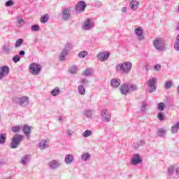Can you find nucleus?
Here are the masks:
<instances>
[{
    "label": "nucleus",
    "mask_w": 179,
    "mask_h": 179,
    "mask_svg": "<svg viewBox=\"0 0 179 179\" xmlns=\"http://www.w3.org/2000/svg\"><path fill=\"white\" fill-rule=\"evenodd\" d=\"M175 172H176V166H174V165H171L168 166L167 171H166V176L169 179L176 178Z\"/></svg>",
    "instance_id": "nucleus-10"
},
{
    "label": "nucleus",
    "mask_w": 179,
    "mask_h": 179,
    "mask_svg": "<svg viewBox=\"0 0 179 179\" xmlns=\"http://www.w3.org/2000/svg\"><path fill=\"white\" fill-rule=\"evenodd\" d=\"M178 129H179V127L176 123L175 125L172 126L171 131L172 134H177V132H178Z\"/></svg>",
    "instance_id": "nucleus-38"
},
{
    "label": "nucleus",
    "mask_w": 179,
    "mask_h": 179,
    "mask_svg": "<svg viewBox=\"0 0 179 179\" xmlns=\"http://www.w3.org/2000/svg\"><path fill=\"white\" fill-rule=\"evenodd\" d=\"M139 1L136 0H132L129 3V8L131 9V10H136L138 8H139Z\"/></svg>",
    "instance_id": "nucleus-20"
},
{
    "label": "nucleus",
    "mask_w": 179,
    "mask_h": 179,
    "mask_svg": "<svg viewBox=\"0 0 179 179\" xmlns=\"http://www.w3.org/2000/svg\"><path fill=\"white\" fill-rule=\"evenodd\" d=\"M81 83H83V85H87V83H89V82L87 81L86 79L83 78V79H81Z\"/></svg>",
    "instance_id": "nucleus-55"
},
{
    "label": "nucleus",
    "mask_w": 179,
    "mask_h": 179,
    "mask_svg": "<svg viewBox=\"0 0 179 179\" xmlns=\"http://www.w3.org/2000/svg\"><path fill=\"white\" fill-rule=\"evenodd\" d=\"M66 134L71 136V135H73V131L72 130H67Z\"/></svg>",
    "instance_id": "nucleus-56"
},
{
    "label": "nucleus",
    "mask_w": 179,
    "mask_h": 179,
    "mask_svg": "<svg viewBox=\"0 0 179 179\" xmlns=\"http://www.w3.org/2000/svg\"><path fill=\"white\" fill-rule=\"evenodd\" d=\"M86 2L83 1H80L75 6V10L76 13H82V12H85V9H86Z\"/></svg>",
    "instance_id": "nucleus-8"
},
{
    "label": "nucleus",
    "mask_w": 179,
    "mask_h": 179,
    "mask_svg": "<svg viewBox=\"0 0 179 179\" xmlns=\"http://www.w3.org/2000/svg\"><path fill=\"white\" fill-rule=\"evenodd\" d=\"M83 115H85V117H87V118H92V116L93 115V112L91 110H85L83 112Z\"/></svg>",
    "instance_id": "nucleus-30"
},
{
    "label": "nucleus",
    "mask_w": 179,
    "mask_h": 179,
    "mask_svg": "<svg viewBox=\"0 0 179 179\" xmlns=\"http://www.w3.org/2000/svg\"><path fill=\"white\" fill-rule=\"evenodd\" d=\"M160 69H162V65H160V64H155V65L154 66V70H155L156 72L160 71Z\"/></svg>",
    "instance_id": "nucleus-49"
},
{
    "label": "nucleus",
    "mask_w": 179,
    "mask_h": 179,
    "mask_svg": "<svg viewBox=\"0 0 179 179\" xmlns=\"http://www.w3.org/2000/svg\"><path fill=\"white\" fill-rule=\"evenodd\" d=\"M146 106H148L146 102H143L142 103V105L141 106V113H144V111H146Z\"/></svg>",
    "instance_id": "nucleus-47"
},
{
    "label": "nucleus",
    "mask_w": 179,
    "mask_h": 179,
    "mask_svg": "<svg viewBox=\"0 0 179 179\" xmlns=\"http://www.w3.org/2000/svg\"><path fill=\"white\" fill-rule=\"evenodd\" d=\"M92 73V69H87L85 71V75H86V76H90V74Z\"/></svg>",
    "instance_id": "nucleus-51"
},
{
    "label": "nucleus",
    "mask_w": 179,
    "mask_h": 179,
    "mask_svg": "<svg viewBox=\"0 0 179 179\" xmlns=\"http://www.w3.org/2000/svg\"><path fill=\"white\" fill-rule=\"evenodd\" d=\"M101 117L102 120L105 122H110L111 121V114L108 113L107 109H102L101 110Z\"/></svg>",
    "instance_id": "nucleus-7"
},
{
    "label": "nucleus",
    "mask_w": 179,
    "mask_h": 179,
    "mask_svg": "<svg viewBox=\"0 0 179 179\" xmlns=\"http://www.w3.org/2000/svg\"><path fill=\"white\" fill-rule=\"evenodd\" d=\"M66 55H68V52L66 50H62L59 55V59L60 61H65Z\"/></svg>",
    "instance_id": "nucleus-27"
},
{
    "label": "nucleus",
    "mask_w": 179,
    "mask_h": 179,
    "mask_svg": "<svg viewBox=\"0 0 179 179\" xmlns=\"http://www.w3.org/2000/svg\"><path fill=\"white\" fill-rule=\"evenodd\" d=\"M93 27H94V23L89 18L85 21L83 26V29H84V30H92Z\"/></svg>",
    "instance_id": "nucleus-15"
},
{
    "label": "nucleus",
    "mask_w": 179,
    "mask_h": 179,
    "mask_svg": "<svg viewBox=\"0 0 179 179\" xmlns=\"http://www.w3.org/2000/svg\"><path fill=\"white\" fill-rule=\"evenodd\" d=\"M87 51L83 50L78 53V57H79V58H85L87 56Z\"/></svg>",
    "instance_id": "nucleus-35"
},
{
    "label": "nucleus",
    "mask_w": 179,
    "mask_h": 179,
    "mask_svg": "<svg viewBox=\"0 0 179 179\" xmlns=\"http://www.w3.org/2000/svg\"><path fill=\"white\" fill-rule=\"evenodd\" d=\"M59 121L60 122H62V121H64V117H63L62 116H60V117H59Z\"/></svg>",
    "instance_id": "nucleus-59"
},
{
    "label": "nucleus",
    "mask_w": 179,
    "mask_h": 179,
    "mask_svg": "<svg viewBox=\"0 0 179 179\" xmlns=\"http://www.w3.org/2000/svg\"><path fill=\"white\" fill-rule=\"evenodd\" d=\"M176 177L175 178H179V167L176 169Z\"/></svg>",
    "instance_id": "nucleus-54"
},
{
    "label": "nucleus",
    "mask_w": 179,
    "mask_h": 179,
    "mask_svg": "<svg viewBox=\"0 0 179 179\" xmlns=\"http://www.w3.org/2000/svg\"><path fill=\"white\" fill-rule=\"evenodd\" d=\"M62 17L63 20H69L71 18V7L65 8L62 13Z\"/></svg>",
    "instance_id": "nucleus-14"
},
{
    "label": "nucleus",
    "mask_w": 179,
    "mask_h": 179,
    "mask_svg": "<svg viewBox=\"0 0 179 179\" xmlns=\"http://www.w3.org/2000/svg\"><path fill=\"white\" fill-rule=\"evenodd\" d=\"M176 29H177V30H179V24H178V25Z\"/></svg>",
    "instance_id": "nucleus-61"
},
{
    "label": "nucleus",
    "mask_w": 179,
    "mask_h": 179,
    "mask_svg": "<svg viewBox=\"0 0 179 179\" xmlns=\"http://www.w3.org/2000/svg\"><path fill=\"white\" fill-rule=\"evenodd\" d=\"M22 127L21 126H14L12 127L11 131H13V132H20V129H21Z\"/></svg>",
    "instance_id": "nucleus-43"
},
{
    "label": "nucleus",
    "mask_w": 179,
    "mask_h": 179,
    "mask_svg": "<svg viewBox=\"0 0 179 179\" xmlns=\"http://www.w3.org/2000/svg\"><path fill=\"white\" fill-rule=\"evenodd\" d=\"M122 12L123 13H127V7H122Z\"/></svg>",
    "instance_id": "nucleus-57"
},
{
    "label": "nucleus",
    "mask_w": 179,
    "mask_h": 179,
    "mask_svg": "<svg viewBox=\"0 0 179 179\" xmlns=\"http://www.w3.org/2000/svg\"><path fill=\"white\" fill-rule=\"evenodd\" d=\"M153 45L157 51H164L166 44L163 38H157L153 41Z\"/></svg>",
    "instance_id": "nucleus-2"
},
{
    "label": "nucleus",
    "mask_w": 179,
    "mask_h": 179,
    "mask_svg": "<svg viewBox=\"0 0 179 179\" xmlns=\"http://www.w3.org/2000/svg\"><path fill=\"white\" fill-rule=\"evenodd\" d=\"M138 146H143L145 145V141L140 140L137 142Z\"/></svg>",
    "instance_id": "nucleus-52"
},
{
    "label": "nucleus",
    "mask_w": 179,
    "mask_h": 179,
    "mask_svg": "<svg viewBox=\"0 0 179 179\" xmlns=\"http://www.w3.org/2000/svg\"><path fill=\"white\" fill-rule=\"evenodd\" d=\"M129 86V92H135V90H138V87L135 84L128 83Z\"/></svg>",
    "instance_id": "nucleus-33"
},
{
    "label": "nucleus",
    "mask_w": 179,
    "mask_h": 179,
    "mask_svg": "<svg viewBox=\"0 0 179 179\" xmlns=\"http://www.w3.org/2000/svg\"><path fill=\"white\" fill-rule=\"evenodd\" d=\"M2 166H3V162H0V167H2Z\"/></svg>",
    "instance_id": "nucleus-60"
},
{
    "label": "nucleus",
    "mask_w": 179,
    "mask_h": 179,
    "mask_svg": "<svg viewBox=\"0 0 179 179\" xmlns=\"http://www.w3.org/2000/svg\"><path fill=\"white\" fill-rule=\"evenodd\" d=\"M60 93H61V90L58 87H56L55 89H53L51 91L52 96H58V94H59Z\"/></svg>",
    "instance_id": "nucleus-29"
},
{
    "label": "nucleus",
    "mask_w": 179,
    "mask_h": 179,
    "mask_svg": "<svg viewBox=\"0 0 179 179\" xmlns=\"http://www.w3.org/2000/svg\"><path fill=\"white\" fill-rule=\"evenodd\" d=\"M6 142V134L1 133L0 134V145H3Z\"/></svg>",
    "instance_id": "nucleus-32"
},
{
    "label": "nucleus",
    "mask_w": 179,
    "mask_h": 179,
    "mask_svg": "<svg viewBox=\"0 0 179 179\" xmlns=\"http://www.w3.org/2000/svg\"><path fill=\"white\" fill-rule=\"evenodd\" d=\"M78 92L81 96H85L86 94V89H85V86L79 85L78 86Z\"/></svg>",
    "instance_id": "nucleus-31"
},
{
    "label": "nucleus",
    "mask_w": 179,
    "mask_h": 179,
    "mask_svg": "<svg viewBox=\"0 0 179 179\" xmlns=\"http://www.w3.org/2000/svg\"><path fill=\"white\" fill-rule=\"evenodd\" d=\"M121 85V80L120 78H113L110 80V86L117 89Z\"/></svg>",
    "instance_id": "nucleus-18"
},
{
    "label": "nucleus",
    "mask_w": 179,
    "mask_h": 179,
    "mask_svg": "<svg viewBox=\"0 0 179 179\" xmlns=\"http://www.w3.org/2000/svg\"><path fill=\"white\" fill-rule=\"evenodd\" d=\"M109 57H110V52H101L96 55V58L98 61H101V62H104V61H107Z\"/></svg>",
    "instance_id": "nucleus-11"
},
{
    "label": "nucleus",
    "mask_w": 179,
    "mask_h": 179,
    "mask_svg": "<svg viewBox=\"0 0 179 179\" xmlns=\"http://www.w3.org/2000/svg\"><path fill=\"white\" fill-rule=\"evenodd\" d=\"M70 73H76L78 72V67L76 66H73L69 69Z\"/></svg>",
    "instance_id": "nucleus-42"
},
{
    "label": "nucleus",
    "mask_w": 179,
    "mask_h": 179,
    "mask_svg": "<svg viewBox=\"0 0 179 179\" xmlns=\"http://www.w3.org/2000/svg\"><path fill=\"white\" fill-rule=\"evenodd\" d=\"M48 166L51 170H57V169L61 166V163L57 160H52L48 164Z\"/></svg>",
    "instance_id": "nucleus-16"
},
{
    "label": "nucleus",
    "mask_w": 179,
    "mask_h": 179,
    "mask_svg": "<svg viewBox=\"0 0 179 179\" xmlns=\"http://www.w3.org/2000/svg\"><path fill=\"white\" fill-rule=\"evenodd\" d=\"M72 48V45L71 43H67L65 46V48L63 50V51H66L69 54V51H71Z\"/></svg>",
    "instance_id": "nucleus-40"
},
{
    "label": "nucleus",
    "mask_w": 179,
    "mask_h": 179,
    "mask_svg": "<svg viewBox=\"0 0 179 179\" xmlns=\"http://www.w3.org/2000/svg\"><path fill=\"white\" fill-rule=\"evenodd\" d=\"M19 54H20V55H24V54H25L24 50L20 51Z\"/></svg>",
    "instance_id": "nucleus-58"
},
{
    "label": "nucleus",
    "mask_w": 179,
    "mask_h": 179,
    "mask_svg": "<svg viewBox=\"0 0 179 179\" xmlns=\"http://www.w3.org/2000/svg\"><path fill=\"white\" fill-rule=\"evenodd\" d=\"M22 44H23V39L20 38L17 40L15 44V48H19V47L22 46Z\"/></svg>",
    "instance_id": "nucleus-37"
},
{
    "label": "nucleus",
    "mask_w": 179,
    "mask_h": 179,
    "mask_svg": "<svg viewBox=\"0 0 179 179\" xmlns=\"http://www.w3.org/2000/svg\"><path fill=\"white\" fill-rule=\"evenodd\" d=\"M131 164L132 166H138V164H142V157L139 154H134L131 159Z\"/></svg>",
    "instance_id": "nucleus-9"
},
{
    "label": "nucleus",
    "mask_w": 179,
    "mask_h": 179,
    "mask_svg": "<svg viewBox=\"0 0 179 179\" xmlns=\"http://www.w3.org/2000/svg\"><path fill=\"white\" fill-rule=\"evenodd\" d=\"M134 34L138 41H144L145 40V34H143V28L138 27L134 29Z\"/></svg>",
    "instance_id": "nucleus-5"
},
{
    "label": "nucleus",
    "mask_w": 179,
    "mask_h": 179,
    "mask_svg": "<svg viewBox=\"0 0 179 179\" xmlns=\"http://www.w3.org/2000/svg\"><path fill=\"white\" fill-rule=\"evenodd\" d=\"M156 83H157V78L155 77L150 78L147 81L149 93H153V92H156Z\"/></svg>",
    "instance_id": "nucleus-4"
},
{
    "label": "nucleus",
    "mask_w": 179,
    "mask_h": 179,
    "mask_svg": "<svg viewBox=\"0 0 179 179\" xmlns=\"http://www.w3.org/2000/svg\"><path fill=\"white\" fill-rule=\"evenodd\" d=\"M50 146V143H48V141L43 139L38 143V148L39 149L44 150L47 149Z\"/></svg>",
    "instance_id": "nucleus-19"
},
{
    "label": "nucleus",
    "mask_w": 179,
    "mask_h": 179,
    "mask_svg": "<svg viewBox=\"0 0 179 179\" xmlns=\"http://www.w3.org/2000/svg\"><path fill=\"white\" fill-rule=\"evenodd\" d=\"M30 162V157L29 155H24L21 159V163L24 166L27 163H29Z\"/></svg>",
    "instance_id": "nucleus-28"
},
{
    "label": "nucleus",
    "mask_w": 179,
    "mask_h": 179,
    "mask_svg": "<svg viewBox=\"0 0 179 179\" xmlns=\"http://www.w3.org/2000/svg\"><path fill=\"white\" fill-rule=\"evenodd\" d=\"M120 90L122 94H128V93H129V87L128 83L122 85L120 87Z\"/></svg>",
    "instance_id": "nucleus-17"
},
{
    "label": "nucleus",
    "mask_w": 179,
    "mask_h": 179,
    "mask_svg": "<svg viewBox=\"0 0 179 179\" xmlns=\"http://www.w3.org/2000/svg\"><path fill=\"white\" fill-rule=\"evenodd\" d=\"M31 31H38L40 30V26L34 24L31 27Z\"/></svg>",
    "instance_id": "nucleus-41"
},
{
    "label": "nucleus",
    "mask_w": 179,
    "mask_h": 179,
    "mask_svg": "<svg viewBox=\"0 0 179 179\" xmlns=\"http://www.w3.org/2000/svg\"><path fill=\"white\" fill-rule=\"evenodd\" d=\"M9 66H3L0 67V80H2L5 76H8L9 75Z\"/></svg>",
    "instance_id": "nucleus-12"
},
{
    "label": "nucleus",
    "mask_w": 179,
    "mask_h": 179,
    "mask_svg": "<svg viewBox=\"0 0 179 179\" xmlns=\"http://www.w3.org/2000/svg\"><path fill=\"white\" fill-rule=\"evenodd\" d=\"M13 61L15 62V64H17V62H19L20 61V57L18 55H15L13 57Z\"/></svg>",
    "instance_id": "nucleus-48"
},
{
    "label": "nucleus",
    "mask_w": 179,
    "mask_h": 179,
    "mask_svg": "<svg viewBox=\"0 0 179 179\" xmlns=\"http://www.w3.org/2000/svg\"><path fill=\"white\" fill-rule=\"evenodd\" d=\"M29 72L31 75H38L41 72V65L37 63H32L29 65Z\"/></svg>",
    "instance_id": "nucleus-6"
},
{
    "label": "nucleus",
    "mask_w": 179,
    "mask_h": 179,
    "mask_svg": "<svg viewBox=\"0 0 179 179\" xmlns=\"http://www.w3.org/2000/svg\"><path fill=\"white\" fill-rule=\"evenodd\" d=\"M16 20L17 21V27H23L24 26V20L20 17H17Z\"/></svg>",
    "instance_id": "nucleus-23"
},
{
    "label": "nucleus",
    "mask_w": 179,
    "mask_h": 179,
    "mask_svg": "<svg viewBox=\"0 0 179 179\" xmlns=\"http://www.w3.org/2000/svg\"><path fill=\"white\" fill-rule=\"evenodd\" d=\"M158 136H159V138H163L166 136V131L164 130V129H158Z\"/></svg>",
    "instance_id": "nucleus-34"
},
{
    "label": "nucleus",
    "mask_w": 179,
    "mask_h": 179,
    "mask_svg": "<svg viewBox=\"0 0 179 179\" xmlns=\"http://www.w3.org/2000/svg\"><path fill=\"white\" fill-rule=\"evenodd\" d=\"M73 162V155L69 154L65 156L64 163L66 164H72Z\"/></svg>",
    "instance_id": "nucleus-21"
},
{
    "label": "nucleus",
    "mask_w": 179,
    "mask_h": 179,
    "mask_svg": "<svg viewBox=\"0 0 179 179\" xmlns=\"http://www.w3.org/2000/svg\"><path fill=\"white\" fill-rule=\"evenodd\" d=\"M2 50L5 54H10V50H12V46L9 43H6L3 47Z\"/></svg>",
    "instance_id": "nucleus-22"
},
{
    "label": "nucleus",
    "mask_w": 179,
    "mask_h": 179,
    "mask_svg": "<svg viewBox=\"0 0 179 179\" xmlns=\"http://www.w3.org/2000/svg\"><path fill=\"white\" fill-rule=\"evenodd\" d=\"M14 2H13V1H12V0H9V1H6V6H8V7H9V6H12V5H14Z\"/></svg>",
    "instance_id": "nucleus-50"
},
{
    "label": "nucleus",
    "mask_w": 179,
    "mask_h": 179,
    "mask_svg": "<svg viewBox=\"0 0 179 179\" xmlns=\"http://www.w3.org/2000/svg\"><path fill=\"white\" fill-rule=\"evenodd\" d=\"M95 6L96 8H100V6H101V1H96L95 2Z\"/></svg>",
    "instance_id": "nucleus-53"
},
{
    "label": "nucleus",
    "mask_w": 179,
    "mask_h": 179,
    "mask_svg": "<svg viewBox=\"0 0 179 179\" xmlns=\"http://www.w3.org/2000/svg\"><path fill=\"white\" fill-rule=\"evenodd\" d=\"M17 101L20 106H21L22 107H27V106H29V104H30V101L27 96H24L21 98H17Z\"/></svg>",
    "instance_id": "nucleus-13"
},
{
    "label": "nucleus",
    "mask_w": 179,
    "mask_h": 179,
    "mask_svg": "<svg viewBox=\"0 0 179 179\" xmlns=\"http://www.w3.org/2000/svg\"><path fill=\"white\" fill-rule=\"evenodd\" d=\"M175 49L179 51V34L176 37V42L175 43Z\"/></svg>",
    "instance_id": "nucleus-46"
},
{
    "label": "nucleus",
    "mask_w": 179,
    "mask_h": 179,
    "mask_svg": "<svg viewBox=\"0 0 179 179\" xmlns=\"http://www.w3.org/2000/svg\"><path fill=\"white\" fill-rule=\"evenodd\" d=\"M157 118L159 121H164V120H166V116H164V114L162 113H159L157 114Z\"/></svg>",
    "instance_id": "nucleus-39"
},
{
    "label": "nucleus",
    "mask_w": 179,
    "mask_h": 179,
    "mask_svg": "<svg viewBox=\"0 0 179 179\" xmlns=\"http://www.w3.org/2000/svg\"><path fill=\"white\" fill-rule=\"evenodd\" d=\"M91 155L89 152H84L81 155V160L83 162H87V160H90Z\"/></svg>",
    "instance_id": "nucleus-24"
},
{
    "label": "nucleus",
    "mask_w": 179,
    "mask_h": 179,
    "mask_svg": "<svg viewBox=\"0 0 179 179\" xmlns=\"http://www.w3.org/2000/svg\"><path fill=\"white\" fill-rule=\"evenodd\" d=\"M92 135H93V131L87 129L83 133L82 136L83 138H89V136H92Z\"/></svg>",
    "instance_id": "nucleus-26"
},
{
    "label": "nucleus",
    "mask_w": 179,
    "mask_h": 179,
    "mask_svg": "<svg viewBox=\"0 0 179 179\" xmlns=\"http://www.w3.org/2000/svg\"><path fill=\"white\" fill-rule=\"evenodd\" d=\"M22 139H23V136L20 134H16L12 138L10 143V148L11 149H16L17 146H19L20 142H22Z\"/></svg>",
    "instance_id": "nucleus-3"
},
{
    "label": "nucleus",
    "mask_w": 179,
    "mask_h": 179,
    "mask_svg": "<svg viewBox=\"0 0 179 179\" xmlns=\"http://www.w3.org/2000/svg\"><path fill=\"white\" fill-rule=\"evenodd\" d=\"M22 131L27 138L30 136V127L27 125H24Z\"/></svg>",
    "instance_id": "nucleus-25"
},
{
    "label": "nucleus",
    "mask_w": 179,
    "mask_h": 179,
    "mask_svg": "<svg viewBox=\"0 0 179 179\" xmlns=\"http://www.w3.org/2000/svg\"><path fill=\"white\" fill-rule=\"evenodd\" d=\"M171 86H173V83H171V81L168 80L165 83V85H164L165 89H170Z\"/></svg>",
    "instance_id": "nucleus-45"
},
{
    "label": "nucleus",
    "mask_w": 179,
    "mask_h": 179,
    "mask_svg": "<svg viewBox=\"0 0 179 179\" xmlns=\"http://www.w3.org/2000/svg\"><path fill=\"white\" fill-rule=\"evenodd\" d=\"M164 107H166L164 103L161 102L158 104L157 108L159 110V111H163V110H164Z\"/></svg>",
    "instance_id": "nucleus-44"
},
{
    "label": "nucleus",
    "mask_w": 179,
    "mask_h": 179,
    "mask_svg": "<svg viewBox=\"0 0 179 179\" xmlns=\"http://www.w3.org/2000/svg\"><path fill=\"white\" fill-rule=\"evenodd\" d=\"M48 19H50V17H48V14H45L41 17V23H47V22H48Z\"/></svg>",
    "instance_id": "nucleus-36"
},
{
    "label": "nucleus",
    "mask_w": 179,
    "mask_h": 179,
    "mask_svg": "<svg viewBox=\"0 0 179 179\" xmlns=\"http://www.w3.org/2000/svg\"><path fill=\"white\" fill-rule=\"evenodd\" d=\"M116 71L122 75H128L132 71V62H125L118 64L116 66Z\"/></svg>",
    "instance_id": "nucleus-1"
}]
</instances>
